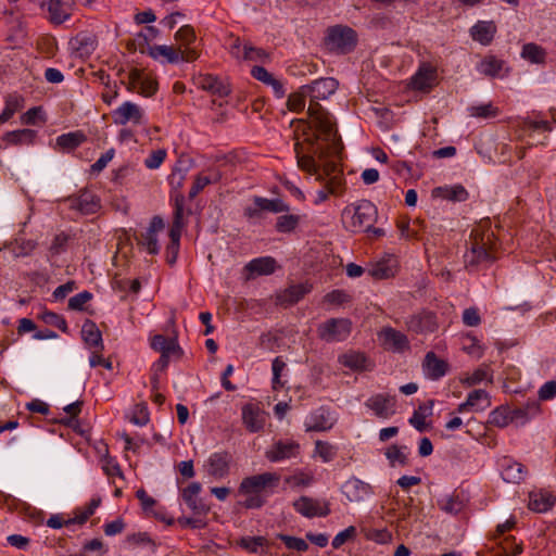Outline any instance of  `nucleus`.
<instances>
[{"instance_id": "f257e3e1", "label": "nucleus", "mask_w": 556, "mask_h": 556, "mask_svg": "<svg viewBox=\"0 0 556 556\" xmlns=\"http://www.w3.org/2000/svg\"><path fill=\"white\" fill-rule=\"evenodd\" d=\"M339 83L332 77H324L313 80L303 86V91L308 94L309 105L307 113L312 119L313 126L320 129L324 137L333 144L337 142V129L333 116L327 112L320 104V100H327L338 89Z\"/></svg>"}, {"instance_id": "f03ea898", "label": "nucleus", "mask_w": 556, "mask_h": 556, "mask_svg": "<svg viewBox=\"0 0 556 556\" xmlns=\"http://www.w3.org/2000/svg\"><path fill=\"white\" fill-rule=\"evenodd\" d=\"M496 238L492 230L482 226L473 228L470 233V247L464 255L468 269L489 267L496 261Z\"/></svg>"}, {"instance_id": "7ed1b4c3", "label": "nucleus", "mask_w": 556, "mask_h": 556, "mask_svg": "<svg viewBox=\"0 0 556 556\" xmlns=\"http://www.w3.org/2000/svg\"><path fill=\"white\" fill-rule=\"evenodd\" d=\"M280 476L276 472H263L245 477L240 485L239 493L247 496V508H261L266 503V497L271 495L279 485Z\"/></svg>"}, {"instance_id": "20e7f679", "label": "nucleus", "mask_w": 556, "mask_h": 556, "mask_svg": "<svg viewBox=\"0 0 556 556\" xmlns=\"http://www.w3.org/2000/svg\"><path fill=\"white\" fill-rule=\"evenodd\" d=\"M317 130V140L320 141L317 143L315 148V154L317 155L318 160H316L312 155H305L300 154L299 151H296V159H298V165L302 170L307 172L311 175H314L317 177V174L323 173V164L327 161H333L330 159V156L337 155L341 151V140L339 136L337 135V142L333 144L330 140H327L324 137V134L320 129Z\"/></svg>"}, {"instance_id": "39448f33", "label": "nucleus", "mask_w": 556, "mask_h": 556, "mask_svg": "<svg viewBox=\"0 0 556 556\" xmlns=\"http://www.w3.org/2000/svg\"><path fill=\"white\" fill-rule=\"evenodd\" d=\"M323 173L317 174L316 180L324 184V187L317 191L315 204L325 202L329 195H341L345 188L343 172L336 161H327L323 164Z\"/></svg>"}, {"instance_id": "423d86ee", "label": "nucleus", "mask_w": 556, "mask_h": 556, "mask_svg": "<svg viewBox=\"0 0 556 556\" xmlns=\"http://www.w3.org/2000/svg\"><path fill=\"white\" fill-rule=\"evenodd\" d=\"M344 214H352V230L354 232L370 229L377 222L378 210L374 203L368 200H362L352 205V208L346 207Z\"/></svg>"}, {"instance_id": "0eeeda50", "label": "nucleus", "mask_w": 556, "mask_h": 556, "mask_svg": "<svg viewBox=\"0 0 556 556\" xmlns=\"http://www.w3.org/2000/svg\"><path fill=\"white\" fill-rule=\"evenodd\" d=\"M352 323L348 318H329L317 327L318 338L325 342H342L349 338Z\"/></svg>"}, {"instance_id": "6e6552de", "label": "nucleus", "mask_w": 556, "mask_h": 556, "mask_svg": "<svg viewBox=\"0 0 556 556\" xmlns=\"http://www.w3.org/2000/svg\"><path fill=\"white\" fill-rule=\"evenodd\" d=\"M405 327L407 331L426 336L438 329L437 315L430 311H419L405 318Z\"/></svg>"}, {"instance_id": "1a4fd4ad", "label": "nucleus", "mask_w": 556, "mask_h": 556, "mask_svg": "<svg viewBox=\"0 0 556 556\" xmlns=\"http://www.w3.org/2000/svg\"><path fill=\"white\" fill-rule=\"evenodd\" d=\"M326 41L332 50L349 52L356 43V35L352 28L338 25L328 29Z\"/></svg>"}, {"instance_id": "9d476101", "label": "nucleus", "mask_w": 556, "mask_h": 556, "mask_svg": "<svg viewBox=\"0 0 556 556\" xmlns=\"http://www.w3.org/2000/svg\"><path fill=\"white\" fill-rule=\"evenodd\" d=\"M112 118L116 125L132 124L137 126L146 123V113L140 105L125 101L112 112Z\"/></svg>"}, {"instance_id": "9b49d317", "label": "nucleus", "mask_w": 556, "mask_h": 556, "mask_svg": "<svg viewBox=\"0 0 556 556\" xmlns=\"http://www.w3.org/2000/svg\"><path fill=\"white\" fill-rule=\"evenodd\" d=\"M65 201L71 210L84 215L94 214L101 208L100 198L88 189L80 190L77 195H70Z\"/></svg>"}, {"instance_id": "f8f14e48", "label": "nucleus", "mask_w": 556, "mask_h": 556, "mask_svg": "<svg viewBox=\"0 0 556 556\" xmlns=\"http://www.w3.org/2000/svg\"><path fill=\"white\" fill-rule=\"evenodd\" d=\"M301 446L293 440L275 441L265 452V457L271 463H279L286 459L296 458L300 455Z\"/></svg>"}, {"instance_id": "ddd939ff", "label": "nucleus", "mask_w": 556, "mask_h": 556, "mask_svg": "<svg viewBox=\"0 0 556 556\" xmlns=\"http://www.w3.org/2000/svg\"><path fill=\"white\" fill-rule=\"evenodd\" d=\"M378 338L382 346L393 353L402 354L410 349L407 336L392 327L382 328L378 333Z\"/></svg>"}, {"instance_id": "4468645a", "label": "nucleus", "mask_w": 556, "mask_h": 556, "mask_svg": "<svg viewBox=\"0 0 556 556\" xmlns=\"http://www.w3.org/2000/svg\"><path fill=\"white\" fill-rule=\"evenodd\" d=\"M437 78V67L429 62H421L412 76L409 86L414 90L429 91L435 86Z\"/></svg>"}, {"instance_id": "2eb2a0df", "label": "nucleus", "mask_w": 556, "mask_h": 556, "mask_svg": "<svg viewBox=\"0 0 556 556\" xmlns=\"http://www.w3.org/2000/svg\"><path fill=\"white\" fill-rule=\"evenodd\" d=\"M296 513L306 518L326 517L330 514L329 503L327 501L316 500L308 496H301L293 502Z\"/></svg>"}, {"instance_id": "dca6fc26", "label": "nucleus", "mask_w": 556, "mask_h": 556, "mask_svg": "<svg viewBox=\"0 0 556 556\" xmlns=\"http://www.w3.org/2000/svg\"><path fill=\"white\" fill-rule=\"evenodd\" d=\"M231 456L227 452L212 453L204 463L206 473L214 479H223L229 473Z\"/></svg>"}, {"instance_id": "f3484780", "label": "nucleus", "mask_w": 556, "mask_h": 556, "mask_svg": "<svg viewBox=\"0 0 556 556\" xmlns=\"http://www.w3.org/2000/svg\"><path fill=\"white\" fill-rule=\"evenodd\" d=\"M336 424V418L332 416L329 408L321 406L313 410L305 419L304 426L307 432L309 431H327L330 430Z\"/></svg>"}, {"instance_id": "a211bd4d", "label": "nucleus", "mask_w": 556, "mask_h": 556, "mask_svg": "<svg viewBox=\"0 0 556 556\" xmlns=\"http://www.w3.org/2000/svg\"><path fill=\"white\" fill-rule=\"evenodd\" d=\"M341 492L350 502H362L372 494V488L369 483L352 477L342 484Z\"/></svg>"}, {"instance_id": "6ab92c4d", "label": "nucleus", "mask_w": 556, "mask_h": 556, "mask_svg": "<svg viewBox=\"0 0 556 556\" xmlns=\"http://www.w3.org/2000/svg\"><path fill=\"white\" fill-rule=\"evenodd\" d=\"M365 406L371 409L380 418H389L395 414V397L387 394L370 396Z\"/></svg>"}, {"instance_id": "aec40b11", "label": "nucleus", "mask_w": 556, "mask_h": 556, "mask_svg": "<svg viewBox=\"0 0 556 556\" xmlns=\"http://www.w3.org/2000/svg\"><path fill=\"white\" fill-rule=\"evenodd\" d=\"M241 417L244 427L252 433L258 432L264 428L265 415L257 404H244L241 409Z\"/></svg>"}, {"instance_id": "412c9836", "label": "nucleus", "mask_w": 556, "mask_h": 556, "mask_svg": "<svg viewBox=\"0 0 556 556\" xmlns=\"http://www.w3.org/2000/svg\"><path fill=\"white\" fill-rule=\"evenodd\" d=\"M491 406L489 393L482 389L471 391L467 400L457 406V413L482 412Z\"/></svg>"}, {"instance_id": "4be33fe9", "label": "nucleus", "mask_w": 556, "mask_h": 556, "mask_svg": "<svg viewBox=\"0 0 556 556\" xmlns=\"http://www.w3.org/2000/svg\"><path fill=\"white\" fill-rule=\"evenodd\" d=\"M77 1L78 0H49L47 3L49 20L58 25L64 23L71 17L73 8Z\"/></svg>"}, {"instance_id": "5701e85b", "label": "nucleus", "mask_w": 556, "mask_h": 556, "mask_svg": "<svg viewBox=\"0 0 556 556\" xmlns=\"http://www.w3.org/2000/svg\"><path fill=\"white\" fill-rule=\"evenodd\" d=\"M202 486L199 482H192L181 491V497L188 508L195 515L205 514L206 505L199 497Z\"/></svg>"}, {"instance_id": "b1692460", "label": "nucleus", "mask_w": 556, "mask_h": 556, "mask_svg": "<svg viewBox=\"0 0 556 556\" xmlns=\"http://www.w3.org/2000/svg\"><path fill=\"white\" fill-rule=\"evenodd\" d=\"M151 348L160 354L173 355V358H180L184 354L176 338H166L163 334H155L151 338Z\"/></svg>"}, {"instance_id": "393cba45", "label": "nucleus", "mask_w": 556, "mask_h": 556, "mask_svg": "<svg viewBox=\"0 0 556 556\" xmlns=\"http://www.w3.org/2000/svg\"><path fill=\"white\" fill-rule=\"evenodd\" d=\"M251 76L263 83L266 86L271 87L274 94L281 99L286 94V88L281 80L275 78L273 74H270L265 67L263 66H253L251 70Z\"/></svg>"}, {"instance_id": "a878e982", "label": "nucleus", "mask_w": 556, "mask_h": 556, "mask_svg": "<svg viewBox=\"0 0 556 556\" xmlns=\"http://www.w3.org/2000/svg\"><path fill=\"white\" fill-rule=\"evenodd\" d=\"M396 268V258L392 255H388L372 263L368 268V274L375 279H388L395 275Z\"/></svg>"}, {"instance_id": "bb28decb", "label": "nucleus", "mask_w": 556, "mask_h": 556, "mask_svg": "<svg viewBox=\"0 0 556 556\" xmlns=\"http://www.w3.org/2000/svg\"><path fill=\"white\" fill-rule=\"evenodd\" d=\"M149 55L163 64H177L181 62V48L173 46L156 45L150 47Z\"/></svg>"}, {"instance_id": "cd10ccee", "label": "nucleus", "mask_w": 556, "mask_h": 556, "mask_svg": "<svg viewBox=\"0 0 556 556\" xmlns=\"http://www.w3.org/2000/svg\"><path fill=\"white\" fill-rule=\"evenodd\" d=\"M198 86L201 89L219 98L227 97L230 93L229 86L219 77L212 74L201 75L198 78Z\"/></svg>"}, {"instance_id": "c85d7f7f", "label": "nucleus", "mask_w": 556, "mask_h": 556, "mask_svg": "<svg viewBox=\"0 0 556 556\" xmlns=\"http://www.w3.org/2000/svg\"><path fill=\"white\" fill-rule=\"evenodd\" d=\"M277 268V262L271 256H261L251 260L244 267L249 271V278L255 276H266L275 273Z\"/></svg>"}, {"instance_id": "c756f323", "label": "nucleus", "mask_w": 556, "mask_h": 556, "mask_svg": "<svg viewBox=\"0 0 556 556\" xmlns=\"http://www.w3.org/2000/svg\"><path fill=\"white\" fill-rule=\"evenodd\" d=\"M501 476L508 483H519L525 478L523 465L505 457L500 463Z\"/></svg>"}, {"instance_id": "7c9ffc66", "label": "nucleus", "mask_w": 556, "mask_h": 556, "mask_svg": "<svg viewBox=\"0 0 556 556\" xmlns=\"http://www.w3.org/2000/svg\"><path fill=\"white\" fill-rule=\"evenodd\" d=\"M71 45L79 56L87 58L96 50L98 41L93 34L81 31L71 40Z\"/></svg>"}, {"instance_id": "2f4dec72", "label": "nucleus", "mask_w": 556, "mask_h": 556, "mask_svg": "<svg viewBox=\"0 0 556 556\" xmlns=\"http://www.w3.org/2000/svg\"><path fill=\"white\" fill-rule=\"evenodd\" d=\"M505 62L494 55H488L477 64V71L491 78H503L506 73Z\"/></svg>"}, {"instance_id": "473e14b6", "label": "nucleus", "mask_w": 556, "mask_h": 556, "mask_svg": "<svg viewBox=\"0 0 556 556\" xmlns=\"http://www.w3.org/2000/svg\"><path fill=\"white\" fill-rule=\"evenodd\" d=\"M312 287L306 283L290 286L277 295V302L285 306L293 305L309 293Z\"/></svg>"}, {"instance_id": "72a5a7b5", "label": "nucleus", "mask_w": 556, "mask_h": 556, "mask_svg": "<svg viewBox=\"0 0 556 556\" xmlns=\"http://www.w3.org/2000/svg\"><path fill=\"white\" fill-rule=\"evenodd\" d=\"M496 26L492 21H479L470 28V35L475 41L488 46L494 38Z\"/></svg>"}, {"instance_id": "f704fd0d", "label": "nucleus", "mask_w": 556, "mask_h": 556, "mask_svg": "<svg viewBox=\"0 0 556 556\" xmlns=\"http://www.w3.org/2000/svg\"><path fill=\"white\" fill-rule=\"evenodd\" d=\"M540 404L538 401H529L520 407L511 409L513 422L523 426L540 414Z\"/></svg>"}, {"instance_id": "c9c22d12", "label": "nucleus", "mask_w": 556, "mask_h": 556, "mask_svg": "<svg viewBox=\"0 0 556 556\" xmlns=\"http://www.w3.org/2000/svg\"><path fill=\"white\" fill-rule=\"evenodd\" d=\"M81 338L90 349H104L101 331L96 323L90 319H87L81 327Z\"/></svg>"}, {"instance_id": "e433bc0d", "label": "nucleus", "mask_w": 556, "mask_h": 556, "mask_svg": "<svg viewBox=\"0 0 556 556\" xmlns=\"http://www.w3.org/2000/svg\"><path fill=\"white\" fill-rule=\"evenodd\" d=\"M433 197L453 202H464L468 199V191L462 185L437 187L432 191Z\"/></svg>"}, {"instance_id": "4c0bfd02", "label": "nucleus", "mask_w": 556, "mask_h": 556, "mask_svg": "<svg viewBox=\"0 0 556 556\" xmlns=\"http://www.w3.org/2000/svg\"><path fill=\"white\" fill-rule=\"evenodd\" d=\"M424 370L428 378L438 380L445 375L446 364L439 359L433 352H428L424 362Z\"/></svg>"}, {"instance_id": "58836bf2", "label": "nucleus", "mask_w": 556, "mask_h": 556, "mask_svg": "<svg viewBox=\"0 0 556 556\" xmlns=\"http://www.w3.org/2000/svg\"><path fill=\"white\" fill-rule=\"evenodd\" d=\"M24 98L14 92L5 97L4 109L0 114V125L11 119L15 113L20 112L24 108Z\"/></svg>"}, {"instance_id": "ea45409f", "label": "nucleus", "mask_w": 556, "mask_h": 556, "mask_svg": "<svg viewBox=\"0 0 556 556\" xmlns=\"http://www.w3.org/2000/svg\"><path fill=\"white\" fill-rule=\"evenodd\" d=\"M184 206H182V199L180 201H176L175 205V212H174V220L173 225L169 229V243H172V249H176V247H179L180 236L184 228Z\"/></svg>"}, {"instance_id": "a19ab883", "label": "nucleus", "mask_w": 556, "mask_h": 556, "mask_svg": "<svg viewBox=\"0 0 556 556\" xmlns=\"http://www.w3.org/2000/svg\"><path fill=\"white\" fill-rule=\"evenodd\" d=\"M37 132L29 128L17 129L8 131L2 136V140L8 144L18 146L25 143H31Z\"/></svg>"}, {"instance_id": "79ce46f5", "label": "nucleus", "mask_w": 556, "mask_h": 556, "mask_svg": "<svg viewBox=\"0 0 556 556\" xmlns=\"http://www.w3.org/2000/svg\"><path fill=\"white\" fill-rule=\"evenodd\" d=\"M130 78L132 84L138 87L139 92L144 97H151L157 90V83L150 77L140 75L138 71L132 72Z\"/></svg>"}, {"instance_id": "37998d69", "label": "nucleus", "mask_w": 556, "mask_h": 556, "mask_svg": "<svg viewBox=\"0 0 556 556\" xmlns=\"http://www.w3.org/2000/svg\"><path fill=\"white\" fill-rule=\"evenodd\" d=\"M86 140L84 132L77 130L63 134L56 138V143L64 150H73Z\"/></svg>"}, {"instance_id": "c03bdc74", "label": "nucleus", "mask_w": 556, "mask_h": 556, "mask_svg": "<svg viewBox=\"0 0 556 556\" xmlns=\"http://www.w3.org/2000/svg\"><path fill=\"white\" fill-rule=\"evenodd\" d=\"M555 504V497L548 494H532L530 495L529 507L530 509L543 513L551 509Z\"/></svg>"}, {"instance_id": "a18cd8bd", "label": "nucleus", "mask_w": 556, "mask_h": 556, "mask_svg": "<svg viewBox=\"0 0 556 556\" xmlns=\"http://www.w3.org/2000/svg\"><path fill=\"white\" fill-rule=\"evenodd\" d=\"M257 202L260 207L264 211L271 212L275 214L289 212L290 206L287 202L281 199H267L263 197H257Z\"/></svg>"}, {"instance_id": "49530a36", "label": "nucleus", "mask_w": 556, "mask_h": 556, "mask_svg": "<svg viewBox=\"0 0 556 556\" xmlns=\"http://www.w3.org/2000/svg\"><path fill=\"white\" fill-rule=\"evenodd\" d=\"M511 409L508 407H497L489 415V422L493 426L504 428L513 422Z\"/></svg>"}, {"instance_id": "de8ad7c7", "label": "nucleus", "mask_w": 556, "mask_h": 556, "mask_svg": "<svg viewBox=\"0 0 556 556\" xmlns=\"http://www.w3.org/2000/svg\"><path fill=\"white\" fill-rule=\"evenodd\" d=\"M340 363L351 369L362 370L366 367V356L362 353L351 352L343 354L339 358Z\"/></svg>"}, {"instance_id": "09e8293b", "label": "nucleus", "mask_w": 556, "mask_h": 556, "mask_svg": "<svg viewBox=\"0 0 556 556\" xmlns=\"http://www.w3.org/2000/svg\"><path fill=\"white\" fill-rule=\"evenodd\" d=\"M545 51L542 47L538 46L536 43H526L522 47L521 56L526 60L531 61L535 64H541L545 60Z\"/></svg>"}, {"instance_id": "8fccbe9b", "label": "nucleus", "mask_w": 556, "mask_h": 556, "mask_svg": "<svg viewBox=\"0 0 556 556\" xmlns=\"http://www.w3.org/2000/svg\"><path fill=\"white\" fill-rule=\"evenodd\" d=\"M300 216L294 214H285L277 218L276 230L280 233L292 232L300 223Z\"/></svg>"}, {"instance_id": "3c124183", "label": "nucleus", "mask_w": 556, "mask_h": 556, "mask_svg": "<svg viewBox=\"0 0 556 556\" xmlns=\"http://www.w3.org/2000/svg\"><path fill=\"white\" fill-rule=\"evenodd\" d=\"M220 178L222 175L219 173H216L214 176L198 175L189 191V198H195L206 186L219 181Z\"/></svg>"}, {"instance_id": "603ef678", "label": "nucleus", "mask_w": 556, "mask_h": 556, "mask_svg": "<svg viewBox=\"0 0 556 556\" xmlns=\"http://www.w3.org/2000/svg\"><path fill=\"white\" fill-rule=\"evenodd\" d=\"M308 94L303 91V86L299 88L296 92L289 94L287 100V106L294 113H300L305 109V100Z\"/></svg>"}, {"instance_id": "864d4df0", "label": "nucleus", "mask_w": 556, "mask_h": 556, "mask_svg": "<svg viewBox=\"0 0 556 556\" xmlns=\"http://www.w3.org/2000/svg\"><path fill=\"white\" fill-rule=\"evenodd\" d=\"M242 60L265 63L269 60V54L264 49L244 43Z\"/></svg>"}, {"instance_id": "5fc2aeb1", "label": "nucleus", "mask_w": 556, "mask_h": 556, "mask_svg": "<svg viewBox=\"0 0 556 556\" xmlns=\"http://www.w3.org/2000/svg\"><path fill=\"white\" fill-rule=\"evenodd\" d=\"M265 538L263 536H244L239 541V545L249 553H263L265 545Z\"/></svg>"}, {"instance_id": "6e6d98bb", "label": "nucleus", "mask_w": 556, "mask_h": 556, "mask_svg": "<svg viewBox=\"0 0 556 556\" xmlns=\"http://www.w3.org/2000/svg\"><path fill=\"white\" fill-rule=\"evenodd\" d=\"M315 453L323 459L324 463H329L337 456L338 448L329 442L316 441Z\"/></svg>"}, {"instance_id": "4d7b16f0", "label": "nucleus", "mask_w": 556, "mask_h": 556, "mask_svg": "<svg viewBox=\"0 0 556 556\" xmlns=\"http://www.w3.org/2000/svg\"><path fill=\"white\" fill-rule=\"evenodd\" d=\"M41 320L50 326L59 328L61 331L66 332L67 331V323L66 320L59 314L45 311L40 315Z\"/></svg>"}, {"instance_id": "13d9d810", "label": "nucleus", "mask_w": 556, "mask_h": 556, "mask_svg": "<svg viewBox=\"0 0 556 556\" xmlns=\"http://www.w3.org/2000/svg\"><path fill=\"white\" fill-rule=\"evenodd\" d=\"M484 380H489L490 382L492 381L491 369L486 365H483L476 369L470 376L466 378L465 382L468 386H476Z\"/></svg>"}, {"instance_id": "bf43d9fd", "label": "nucleus", "mask_w": 556, "mask_h": 556, "mask_svg": "<svg viewBox=\"0 0 556 556\" xmlns=\"http://www.w3.org/2000/svg\"><path fill=\"white\" fill-rule=\"evenodd\" d=\"M139 242L150 254H157L160 251L157 235L153 233V230L143 231Z\"/></svg>"}, {"instance_id": "052dcab7", "label": "nucleus", "mask_w": 556, "mask_h": 556, "mask_svg": "<svg viewBox=\"0 0 556 556\" xmlns=\"http://www.w3.org/2000/svg\"><path fill=\"white\" fill-rule=\"evenodd\" d=\"M283 544L289 548L298 552H305L308 548V544L301 538H295L287 534H278L277 536Z\"/></svg>"}, {"instance_id": "680f3d73", "label": "nucleus", "mask_w": 556, "mask_h": 556, "mask_svg": "<svg viewBox=\"0 0 556 556\" xmlns=\"http://www.w3.org/2000/svg\"><path fill=\"white\" fill-rule=\"evenodd\" d=\"M469 113L473 117L490 118L497 115V109L491 103L472 105L469 108Z\"/></svg>"}, {"instance_id": "e2e57ef3", "label": "nucleus", "mask_w": 556, "mask_h": 556, "mask_svg": "<svg viewBox=\"0 0 556 556\" xmlns=\"http://www.w3.org/2000/svg\"><path fill=\"white\" fill-rule=\"evenodd\" d=\"M405 447H399L397 445H392L387 448L386 457L390 460L391 466H395V464H400L402 466L407 464V456L403 452Z\"/></svg>"}, {"instance_id": "0e129e2a", "label": "nucleus", "mask_w": 556, "mask_h": 556, "mask_svg": "<svg viewBox=\"0 0 556 556\" xmlns=\"http://www.w3.org/2000/svg\"><path fill=\"white\" fill-rule=\"evenodd\" d=\"M175 39L180 42V47L190 46L195 41L194 29L190 25L181 26L175 34Z\"/></svg>"}, {"instance_id": "69168bd1", "label": "nucleus", "mask_w": 556, "mask_h": 556, "mask_svg": "<svg viewBox=\"0 0 556 556\" xmlns=\"http://www.w3.org/2000/svg\"><path fill=\"white\" fill-rule=\"evenodd\" d=\"M150 420L149 409L146 404H137L132 410L130 421L136 426H146Z\"/></svg>"}, {"instance_id": "338daca9", "label": "nucleus", "mask_w": 556, "mask_h": 556, "mask_svg": "<svg viewBox=\"0 0 556 556\" xmlns=\"http://www.w3.org/2000/svg\"><path fill=\"white\" fill-rule=\"evenodd\" d=\"M439 506L447 514L457 515L462 511L464 505L458 498L447 496L439 502Z\"/></svg>"}, {"instance_id": "774afa93", "label": "nucleus", "mask_w": 556, "mask_h": 556, "mask_svg": "<svg viewBox=\"0 0 556 556\" xmlns=\"http://www.w3.org/2000/svg\"><path fill=\"white\" fill-rule=\"evenodd\" d=\"M35 248L36 242L34 240L21 239L15 241L12 251L16 257H23L29 255Z\"/></svg>"}]
</instances>
